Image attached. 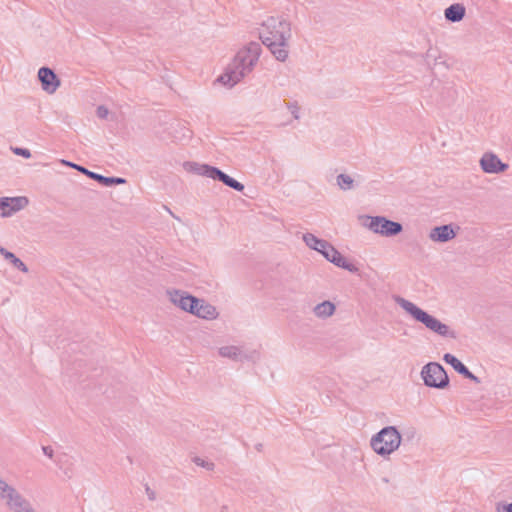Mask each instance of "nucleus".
Returning a JSON list of instances; mask_svg holds the SVG:
<instances>
[{"label":"nucleus","mask_w":512,"mask_h":512,"mask_svg":"<svg viewBox=\"0 0 512 512\" xmlns=\"http://www.w3.org/2000/svg\"><path fill=\"white\" fill-rule=\"evenodd\" d=\"M421 377L428 387L443 389L449 384V378L443 366L436 362H430L423 366Z\"/></svg>","instance_id":"6"},{"label":"nucleus","mask_w":512,"mask_h":512,"mask_svg":"<svg viewBox=\"0 0 512 512\" xmlns=\"http://www.w3.org/2000/svg\"><path fill=\"white\" fill-rule=\"evenodd\" d=\"M456 237V232L451 224L436 226L430 230L429 238L433 242L445 243Z\"/></svg>","instance_id":"14"},{"label":"nucleus","mask_w":512,"mask_h":512,"mask_svg":"<svg viewBox=\"0 0 512 512\" xmlns=\"http://www.w3.org/2000/svg\"><path fill=\"white\" fill-rule=\"evenodd\" d=\"M479 165L483 172L487 174H499L505 172L509 165L493 152H485L479 160Z\"/></svg>","instance_id":"10"},{"label":"nucleus","mask_w":512,"mask_h":512,"mask_svg":"<svg viewBox=\"0 0 512 512\" xmlns=\"http://www.w3.org/2000/svg\"><path fill=\"white\" fill-rule=\"evenodd\" d=\"M466 9L463 4L455 3L447 7L444 11L446 20L457 23L465 17Z\"/></svg>","instance_id":"18"},{"label":"nucleus","mask_w":512,"mask_h":512,"mask_svg":"<svg viewBox=\"0 0 512 512\" xmlns=\"http://www.w3.org/2000/svg\"><path fill=\"white\" fill-rule=\"evenodd\" d=\"M364 225L372 232L385 237L395 236L403 230L401 223L389 220L383 216H367Z\"/></svg>","instance_id":"7"},{"label":"nucleus","mask_w":512,"mask_h":512,"mask_svg":"<svg viewBox=\"0 0 512 512\" xmlns=\"http://www.w3.org/2000/svg\"><path fill=\"white\" fill-rule=\"evenodd\" d=\"M215 180L221 181L226 186H228V187H230V188H232V189H234V190H236L238 192H241V191L244 190V185L242 183H240L236 179L230 177L229 175H227L226 173H224L220 169H219V171L217 173V176H216Z\"/></svg>","instance_id":"20"},{"label":"nucleus","mask_w":512,"mask_h":512,"mask_svg":"<svg viewBox=\"0 0 512 512\" xmlns=\"http://www.w3.org/2000/svg\"><path fill=\"white\" fill-rule=\"evenodd\" d=\"M426 57H427V58H428V57H430V50H428V51H427V53H426Z\"/></svg>","instance_id":"35"},{"label":"nucleus","mask_w":512,"mask_h":512,"mask_svg":"<svg viewBox=\"0 0 512 512\" xmlns=\"http://www.w3.org/2000/svg\"><path fill=\"white\" fill-rule=\"evenodd\" d=\"M496 510L497 512H512V502L509 504H498Z\"/></svg>","instance_id":"30"},{"label":"nucleus","mask_w":512,"mask_h":512,"mask_svg":"<svg viewBox=\"0 0 512 512\" xmlns=\"http://www.w3.org/2000/svg\"><path fill=\"white\" fill-rule=\"evenodd\" d=\"M336 311V306L333 302L326 300L321 303H318L313 308V314L322 320H325L331 317Z\"/></svg>","instance_id":"19"},{"label":"nucleus","mask_w":512,"mask_h":512,"mask_svg":"<svg viewBox=\"0 0 512 512\" xmlns=\"http://www.w3.org/2000/svg\"><path fill=\"white\" fill-rule=\"evenodd\" d=\"M4 258L10 261V263L21 272L28 273L27 265L21 259L16 257L12 252L9 251L8 253H5Z\"/></svg>","instance_id":"24"},{"label":"nucleus","mask_w":512,"mask_h":512,"mask_svg":"<svg viewBox=\"0 0 512 512\" xmlns=\"http://www.w3.org/2000/svg\"><path fill=\"white\" fill-rule=\"evenodd\" d=\"M14 512H36L30 502L23 496L9 507Z\"/></svg>","instance_id":"23"},{"label":"nucleus","mask_w":512,"mask_h":512,"mask_svg":"<svg viewBox=\"0 0 512 512\" xmlns=\"http://www.w3.org/2000/svg\"><path fill=\"white\" fill-rule=\"evenodd\" d=\"M402 436L395 426H386L372 436L370 445L380 456H388L401 445Z\"/></svg>","instance_id":"5"},{"label":"nucleus","mask_w":512,"mask_h":512,"mask_svg":"<svg viewBox=\"0 0 512 512\" xmlns=\"http://www.w3.org/2000/svg\"><path fill=\"white\" fill-rule=\"evenodd\" d=\"M394 300L414 320L422 323L431 332H434L442 337H450L453 339L456 338V333L451 330L448 325L442 323L436 317L419 308L413 302L400 296H396Z\"/></svg>","instance_id":"3"},{"label":"nucleus","mask_w":512,"mask_h":512,"mask_svg":"<svg viewBox=\"0 0 512 512\" xmlns=\"http://www.w3.org/2000/svg\"><path fill=\"white\" fill-rule=\"evenodd\" d=\"M29 203L25 196L0 197V216L8 218L24 209Z\"/></svg>","instance_id":"8"},{"label":"nucleus","mask_w":512,"mask_h":512,"mask_svg":"<svg viewBox=\"0 0 512 512\" xmlns=\"http://www.w3.org/2000/svg\"><path fill=\"white\" fill-rule=\"evenodd\" d=\"M336 182L339 188L343 191H348L354 188V179L348 174H339L336 177Z\"/></svg>","instance_id":"22"},{"label":"nucleus","mask_w":512,"mask_h":512,"mask_svg":"<svg viewBox=\"0 0 512 512\" xmlns=\"http://www.w3.org/2000/svg\"><path fill=\"white\" fill-rule=\"evenodd\" d=\"M169 300L183 311L192 313L196 309L197 298L182 290H168Z\"/></svg>","instance_id":"11"},{"label":"nucleus","mask_w":512,"mask_h":512,"mask_svg":"<svg viewBox=\"0 0 512 512\" xmlns=\"http://www.w3.org/2000/svg\"><path fill=\"white\" fill-rule=\"evenodd\" d=\"M462 376H464L465 378L470 379L476 383L480 382L479 378L476 377L468 368H467V371L462 374Z\"/></svg>","instance_id":"31"},{"label":"nucleus","mask_w":512,"mask_h":512,"mask_svg":"<svg viewBox=\"0 0 512 512\" xmlns=\"http://www.w3.org/2000/svg\"><path fill=\"white\" fill-rule=\"evenodd\" d=\"M13 152L16 154V155H19V156H22L24 158H30L31 157V152L30 150L26 149V148H19V147H16L13 149Z\"/></svg>","instance_id":"28"},{"label":"nucleus","mask_w":512,"mask_h":512,"mask_svg":"<svg viewBox=\"0 0 512 512\" xmlns=\"http://www.w3.org/2000/svg\"><path fill=\"white\" fill-rule=\"evenodd\" d=\"M61 163L63 165H65V166H68V167L76 169L77 171L87 175L89 178L97 181L98 183H100V184H102L103 186H106V187H111L113 185H119V184L126 183V180L124 178H121V177H106V176H103L101 174L92 172V171L88 170L87 168H85L83 166H80L78 164L72 163V162L67 161V160H61Z\"/></svg>","instance_id":"9"},{"label":"nucleus","mask_w":512,"mask_h":512,"mask_svg":"<svg viewBox=\"0 0 512 512\" xmlns=\"http://www.w3.org/2000/svg\"><path fill=\"white\" fill-rule=\"evenodd\" d=\"M185 167L188 171L196 175L211 178L213 180L216 179L217 173L219 171L217 167L210 166L208 164H200L196 162H187L185 164Z\"/></svg>","instance_id":"16"},{"label":"nucleus","mask_w":512,"mask_h":512,"mask_svg":"<svg viewBox=\"0 0 512 512\" xmlns=\"http://www.w3.org/2000/svg\"><path fill=\"white\" fill-rule=\"evenodd\" d=\"M259 36L277 60H286L288 41L291 38V25L286 19L269 17L263 22Z\"/></svg>","instance_id":"1"},{"label":"nucleus","mask_w":512,"mask_h":512,"mask_svg":"<svg viewBox=\"0 0 512 512\" xmlns=\"http://www.w3.org/2000/svg\"><path fill=\"white\" fill-rule=\"evenodd\" d=\"M9 251L4 249L3 247L0 246V254L4 257V254L5 253H8Z\"/></svg>","instance_id":"33"},{"label":"nucleus","mask_w":512,"mask_h":512,"mask_svg":"<svg viewBox=\"0 0 512 512\" xmlns=\"http://www.w3.org/2000/svg\"><path fill=\"white\" fill-rule=\"evenodd\" d=\"M96 114L99 118L105 119L108 116L109 111L105 106L100 105L97 107Z\"/></svg>","instance_id":"29"},{"label":"nucleus","mask_w":512,"mask_h":512,"mask_svg":"<svg viewBox=\"0 0 512 512\" xmlns=\"http://www.w3.org/2000/svg\"><path fill=\"white\" fill-rule=\"evenodd\" d=\"M443 360L447 364L451 365L454 368V370L461 375L467 371V367L456 356L450 353L444 354Z\"/></svg>","instance_id":"21"},{"label":"nucleus","mask_w":512,"mask_h":512,"mask_svg":"<svg viewBox=\"0 0 512 512\" xmlns=\"http://www.w3.org/2000/svg\"><path fill=\"white\" fill-rule=\"evenodd\" d=\"M303 241L310 248L322 254L326 260L335 266L345 269L351 273H358V267L348 261L333 245L324 239L316 237L312 233L303 235Z\"/></svg>","instance_id":"4"},{"label":"nucleus","mask_w":512,"mask_h":512,"mask_svg":"<svg viewBox=\"0 0 512 512\" xmlns=\"http://www.w3.org/2000/svg\"><path fill=\"white\" fill-rule=\"evenodd\" d=\"M42 451H43V453H44L47 457H49V458H53V453H54V451H53L52 447H50V446H43V447H42Z\"/></svg>","instance_id":"32"},{"label":"nucleus","mask_w":512,"mask_h":512,"mask_svg":"<svg viewBox=\"0 0 512 512\" xmlns=\"http://www.w3.org/2000/svg\"><path fill=\"white\" fill-rule=\"evenodd\" d=\"M193 462L197 465V466H200L202 468H205L206 470H213L214 469V463L213 462H210V461H207L203 458H200V457H194L193 458Z\"/></svg>","instance_id":"27"},{"label":"nucleus","mask_w":512,"mask_h":512,"mask_svg":"<svg viewBox=\"0 0 512 512\" xmlns=\"http://www.w3.org/2000/svg\"><path fill=\"white\" fill-rule=\"evenodd\" d=\"M191 314H193L199 318H203V319H207V320L216 319L218 316V312L213 305L207 303L203 299H198V298H197L196 309H193Z\"/></svg>","instance_id":"17"},{"label":"nucleus","mask_w":512,"mask_h":512,"mask_svg":"<svg viewBox=\"0 0 512 512\" xmlns=\"http://www.w3.org/2000/svg\"><path fill=\"white\" fill-rule=\"evenodd\" d=\"M38 79L42 89L48 94L55 93L60 86L59 78L55 72L48 67H41L38 70Z\"/></svg>","instance_id":"13"},{"label":"nucleus","mask_w":512,"mask_h":512,"mask_svg":"<svg viewBox=\"0 0 512 512\" xmlns=\"http://www.w3.org/2000/svg\"><path fill=\"white\" fill-rule=\"evenodd\" d=\"M286 108L289 110L295 120L300 119V107L297 102H286Z\"/></svg>","instance_id":"26"},{"label":"nucleus","mask_w":512,"mask_h":512,"mask_svg":"<svg viewBox=\"0 0 512 512\" xmlns=\"http://www.w3.org/2000/svg\"><path fill=\"white\" fill-rule=\"evenodd\" d=\"M219 355L224 358H229L234 361L256 360L259 358L257 351H245L239 346L228 345L222 346L218 350Z\"/></svg>","instance_id":"12"},{"label":"nucleus","mask_w":512,"mask_h":512,"mask_svg":"<svg viewBox=\"0 0 512 512\" xmlns=\"http://www.w3.org/2000/svg\"><path fill=\"white\" fill-rule=\"evenodd\" d=\"M402 440L405 442H411L417 437V430L415 427H407L403 429V432L401 434Z\"/></svg>","instance_id":"25"},{"label":"nucleus","mask_w":512,"mask_h":512,"mask_svg":"<svg viewBox=\"0 0 512 512\" xmlns=\"http://www.w3.org/2000/svg\"><path fill=\"white\" fill-rule=\"evenodd\" d=\"M260 53V45L258 43H250L235 55L225 73L218 78V81L226 86L233 87L252 71L259 60Z\"/></svg>","instance_id":"2"},{"label":"nucleus","mask_w":512,"mask_h":512,"mask_svg":"<svg viewBox=\"0 0 512 512\" xmlns=\"http://www.w3.org/2000/svg\"><path fill=\"white\" fill-rule=\"evenodd\" d=\"M23 495L13 486L0 478V499L3 500L8 507L21 499Z\"/></svg>","instance_id":"15"},{"label":"nucleus","mask_w":512,"mask_h":512,"mask_svg":"<svg viewBox=\"0 0 512 512\" xmlns=\"http://www.w3.org/2000/svg\"><path fill=\"white\" fill-rule=\"evenodd\" d=\"M147 492H148L149 499L153 500L154 499V493L153 492H149V488H147Z\"/></svg>","instance_id":"34"}]
</instances>
